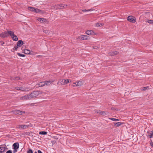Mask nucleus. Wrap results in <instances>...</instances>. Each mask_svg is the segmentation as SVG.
<instances>
[{"label": "nucleus", "mask_w": 153, "mask_h": 153, "mask_svg": "<svg viewBox=\"0 0 153 153\" xmlns=\"http://www.w3.org/2000/svg\"><path fill=\"white\" fill-rule=\"evenodd\" d=\"M11 31V30H8L7 32L4 31L0 34V37L2 38H4L9 36L10 35V32Z\"/></svg>", "instance_id": "f257e3e1"}, {"label": "nucleus", "mask_w": 153, "mask_h": 153, "mask_svg": "<svg viewBox=\"0 0 153 153\" xmlns=\"http://www.w3.org/2000/svg\"><path fill=\"white\" fill-rule=\"evenodd\" d=\"M68 6V5L66 4H57L53 6L56 9H61L63 8H65L66 7Z\"/></svg>", "instance_id": "f03ea898"}, {"label": "nucleus", "mask_w": 153, "mask_h": 153, "mask_svg": "<svg viewBox=\"0 0 153 153\" xmlns=\"http://www.w3.org/2000/svg\"><path fill=\"white\" fill-rule=\"evenodd\" d=\"M10 34V36L11 37L12 39L14 41H17L18 40V38L17 36L14 34L13 32V31H11L9 32Z\"/></svg>", "instance_id": "7ed1b4c3"}, {"label": "nucleus", "mask_w": 153, "mask_h": 153, "mask_svg": "<svg viewBox=\"0 0 153 153\" xmlns=\"http://www.w3.org/2000/svg\"><path fill=\"white\" fill-rule=\"evenodd\" d=\"M39 92L38 91H33L30 94V98L36 97L39 95Z\"/></svg>", "instance_id": "20e7f679"}, {"label": "nucleus", "mask_w": 153, "mask_h": 153, "mask_svg": "<svg viewBox=\"0 0 153 153\" xmlns=\"http://www.w3.org/2000/svg\"><path fill=\"white\" fill-rule=\"evenodd\" d=\"M127 19L128 21L133 23H135L136 22V19L131 16H129L127 17Z\"/></svg>", "instance_id": "39448f33"}, {"label": "nucleus", "mask_w": 153, "mask_h": 153, "mask_svg": "<svg viewBox=\"0 0 153 153\" xmlns=\"http://www.w3.org/2000/svg\"><path fill=\"white\" fill-rule=\"evenodd\" d=\"M13 111L15 114L20 115L24 114L25 113V111H21L19 110H14Z\"/></svg>", "instance_id": "423d86ee"}, {"label": "nucleus", "mask_w": 153, "mask_h": 153, "mask_svg": "<svg viewBox=\"0 0 153 153\" xmlns=\"http://www.w3.org/2000/svg\"><path fill=\"white\" fill-rule=\"evenodd\" d=\"M60 82L61 85H64L67 84L69 82V80L68 79H61L60 80Z\"/></svg>", "instance_id": "0eeeda50"}, {"label": "nucleus", "mask_w": 153, "mask_h": 153, "mask_svg": "<svg viewBox=\"0 0 153 153\" xmlns=\"http://www.w3.org/2000/svg\"><path fill=\"white\" fill-rule=\"evenodd\" d=\"M97 114L101 115L102 116H105V115L108 114V112L103 111H96Z\"/></svg>", "instance_id": "6e6552de"}, {"label": "nucleus", "mask_w": 153, "mask_h": 153, "mask_svg": "<svg viewBox=\"0 0 153 153\" xmlns=\"http://www.w3.org/2000/svg\"><path fill=\"white\" fill-rule=\"evenodd\" d=\"M7 149V148L5 147L4 145H0V153H3Z\"/></svg>", "instance_id": "1a4fd4ad"}, {"label": "nucleus", "mask_w": 153, "mask_h": 153, "mask_svg": "<svg viewBox=\"0 0 153 153\" xmlns=\"http://www.w3.org/2000/svg\"><path fill=\"white\" fill-rule=\"evenodd\" d=\"M45 85V82H41L36 85V88H39L42 87Z\"/></svg>", "instance_id": "9d476101"}, {"label": "nucleus", "mask_w": 153, "mask_h": 153, "mask_svg": "<svg viewBox=\"0 0 153 153\" xmlns=\"http://www.w3.org/2000/svg\"><path fill=\"white\" fill-rule=\"evenodd\" d=\"M79 38H81L82 40H88L89 39V36L85 35H81Z\"/></svg>", "instance_id": "9b49d317"}, {"label": "nucleus", "mask_w": 153, "mask_h": 153, "mask_svg": "<svg viewBox=\"0 0 153 153\" xmlns=\"http://www.w3.org/2000/svg\"><path fill=\"white\" fill-rule=\"evenodd\" d=\"M30 98H31L30 94L25 95L21 97V99H22L28 100Z\"/></svg>", "instance_id": "f8f14e48"}, {"label": "nucleus", "mask_w": 153, "mask_h": 153, "mask_svg": "<svg viewBox=\"0 0 153 153\" xmlns=\"http://www.w3.org/2000/svg\"><path fill=\"white\" fill-rule=\"evenodd\" d=\"M19 147V143L18 142L14 143L13 145V149H18Z\"/></svg>", "instance_id": "ddd939ff"}, {"label": "nucleus", "mask_w": 153, "mask_h": 153, "mask_svg": "<svg viewBox=\"0 0 153 153\" xmlns=\"http://www.w3.org/2000/svg\"><path fill=\"white\" fill-rule=\"evenodd\" d=\"M24 44L23 41L22 40H19L17 42V46L19 48L21 47Z\"/></svg>", "instance_id": "4468645a"}, {"label": "nucleus", "mask_w": 153, "mask_h": 153, "mask_svg": "<svg viewBox=\"0 0 153 153\" xmlns=\"http://www.w3.org/2000/svg\"><path fill=\"white\" fill-rule=\"evenodd\" d=\"M38 20L41 23H47L48 22L46 19L43 18H39L38 19Z\"/></svg>", "instance_id": "2eb2a0df"}, {"label": "nucleus", "mask_w": 153, "mask_h": 153, "mask_svg": "<svg viewBox=\"0 0 153 153\" xmlns=\"http://www.w3.org/2000/svg\"><path fill=\"white\" fill-rule=\"evenodd\" d=\"M19 128H23V129H25L29 127V126H28L27 125H19Z\"/></svg>", "instance_id": "dca6fc26"}, {"label": "nucleus", "mask_w": 153, "mask_h": 153, "mask_svg": "<svg viewBox=\"0 0 153 153\" xmlns=\"http://www.w3.org/2000/svg\"><path fill=\"white\" fill-rule=\"evenodd\" d=\"M86 33L88 35H94V32L92 30H88L87 31Z\"/></svg>", "instance_id": "f3484780"}, {"label": "nucleus", "mask_w": 153, "mask_h": 153, "mask_svg": "<svg viewBox=\"0 0 153 153\" xmlns=\"http://www.w3.org/2000/svg\"><path fill=\"white\" fill-rule=\"evenodd\" d=\"M81 82H76L75 83H73L74 85H73V86H80L81 85Z\"/></svg>", "instance_id": "a211bd4d"}, {"label": "nucleus", "mask_w": 153, "mask_h": 153, "mask_svg": "<svg viewBox=\"0 0 153 153\" xmlns=\"http://www.w3.org/2000/svg\"><path fill=\"white\" fill-rule=\"evenodd\" d=\"M44 82H45V85H46L48 86V85H50V84H51L52 82H53V81H44Z\"/></svg>", "instance_id": "6ab92c4d"}, {"label": "nucleus", "mask_w": 153, "mask_h": 153, "mask_svg": "<svg viewBox=\"0 0 153 153\" xmlns=\"http://www.w3.org/2000/svg\"><path fill=\"white\" fill-rule=\"evenodd\" d=\"M122 124V123L121 122H117L116 123H114V126H115L116 127H118L120 126Z\"/></svg>", "instance_id": "aec40b11"}, {"label": "nucleus", "mask_w": 153, "mask_h": 153, "mask_svg": "<svg viewBox=\"0 0 153 153\" xmlns=\"http://www.w3.org/2000/svg\"><path fill=\"white\" fill-rule=\"evenodd\" d=\"M30 132H26L23 133L22 134V137H24L26 135L29 136V135H30Z\"/></svg>", "instance_id": "412c9836"}, {"label": "nucleus", "mask_w": 153, "mask_h": 153, "mask_svg": "<svg viewBox=\"0 0 153 153\" xmlns=\"http://www.w3.org/2000/svg\"><path fill=\"white\" fill-rule=\"evenodd\" d=\"M42 10H40L37 8H35L34 10V12L38 13H41L42 12Z\"/></svg>", "instance_id": "4be33fe9"}, {"label": "nucleus", "mask_w": 153, "mask_h": 153, "mask_svg": "<svg viewBox=\"0 0 153 153\" xmlns=\"http://www.w3.org/2000/svg\"><path fill=\"white\" fill-rule=\"evenodd\" d=\"M24 52L25 54H30V51L29 50L25 49L24 51Z\"/></svg>", "instance_id": "5701e85b"}, {"label": "nucleus", "mask_w": 153, "mask_h": 153, "mask_svg": "<svg viewBox=\"0 0 153 153\" xmlns=\"http://www.w3.org/2000/svg\"><path fill=\"white\" fill-rule=\"evenodd\" d=\"M118 53V52L117 51H114L111 52L110 55L112 56H114L117 55Z\"/></svg>", "instance_id": "b1692460"}, {"label": "nucleus", "mask_w": 153, "mask_h": 153, "mask_svg": "<svg viewBox=\"0 0 153 153\" xmlns=\"http://www.w3.org/2000/svg\"><path fill=\"white\" fill-rule=\"evenodd\" d=\"M149 86H147L144 87L143 88H141V90H142V91H145L146 90L149 89Z\"/></svg>", "instance_id": "393cba45"}, {"label": "nucleus", "mask_w": 153, "mask_h": 153, "mask_svg": "<svg viewBox=\"0 0 153 153\" xmlns=\"http://www.w3.org/2000/svg\"><path fill=\"white\" fill-rule=\"evenodd\" d=\"M104 25V24L102 23L97 22L96 23V26L97 27H100L103 26Z\"/></svg>", "instance_id": "a878e982"}, {"label": "nucleus", "mask_w": 153, "mask_h": 153, "mask_svg": "<svg viewBox=\"0 0 153 153\" xmlns=\"http://www.w3.org/2000/svg\"><path fill=\"white\" fill-rule=\"evenodd\" d=\"M48 132L47 131H41L39 132V134L42 135H46L47 134Z\"/></svg>", "instance_id": "bb28decb"}, {"label": "nucleus", "mask_w": 153, "mask_h": 153, "mask_svg": "<svg viewBox=\"0 0 153 153\" xmlns=\"http://www.w3.org/2000/svg\"><path fill=\"white\" fill-rule=\"evenodd\" d=\"M35 8L33 7H28V9L30 11L32 12H34V10Z\"/></svg>", "instance_id": "cd10ccee"}, {"label": "nucleus", "mask_w": 153, "mask_h": 153, "mask_svg": "<svg viewBox=\"0 0 153 153\" xmlns=\"http://www.w3.org/2000/svg\"><path fill=\"white\" fill-rule=\"evenodd\" d=\"M149 137L151 138L153 137V131H151V133H150V135H149L148 136Z\"/></svg>", "instance_id": "c85d7f7f"}, {"label": "nucleus", "mask_w": 153, "mask_h": 153, "mask_svg": "<svg viewBox=\"0 0 153 153\" xmlns=\"http://www.w3.org/2000/svg\"><path fill=\"white\" fill-rule=\"evenodd\" d=\"M17 54L18 56H19L24 57L25 56V54H21L20 53H17Z\"/></svg>", "instance_id": "c756f323"}, {"label": "nucleus", "mask_w": 153, "mask_h": 153, "mask_svg": "<svg viewBox=\"0 0 153 153\" xmlns=\"http://www.w3.org/2000/svg\"><path fill=\"white\" fill-rule=\"evenodd\" d=\"M20 79V77L19 76H17L16 77H13V79L14 80H19Z\"/></svg>", "instance_id": "7c9ffc66"}, {"label": "nucleus", "mask_w": 153, "mask_h": 153, "mask_svg": "<svg viewBox=\"0 0 153 153\" xmlns=\"http://www.w3.org/2000/svg\"><path fill=\"white\" fill-rule=\"evenodd\" d=\"M109 119L112 121H117L119 120L118 119L114 118H109Z\"/></svg>", "instance_id": "2f4dec72"}, {"label": "nucleus", "mask_w": 153, "mask_h": 153, "mask_svg": "<svg viewBox=\"0 0 153 153\" xmlns=\"http://www.w3.org/2000/svg\"><path fill=\"white\" fill-rule=\"evenodd\" d=\"M27 153H33V150L31 149H29L27 151Z\"/></svg>", "instance_id": "473e14b6"}, {"label": "nucleus", "mask_w": 153, "mask_h": 153, "mask_svg": "<svg viewBox=\"0 0 153 153\" xmlns=\"http://www.w3.org/2000/svg\"><path fill=\"white\" fill-rule=\"evenodd\" d=\"M18 48V47H17V46L16 45V46H15L13 48V50L14 51H17V48Z\"/></svg>", "instance_id": "72a5a7b5"}, {"label": "nucleus", "mask_w": 153, "mask_h": 153, "mask_svg": "<svg viewBox=\"0 0 153 153\" xmlns=\"http://www.w3.org/2000/svg\"><path fill=\"white\" fill-rule=\"evenodd\" d=\"M148 22L150 24H153V20H148Z\"/></svg>", "instance_id": "f704fd0d"}, {"label": "nucleus", "mask_w": 153, "mask_h": 153, "mask_svg": "<svg viewBox=\"0 0 153 153\" xmlns=\"http://www.w3.org/2000/svg\"><path fill=\"white\" fill-rule=\"evenodd\" d=\"M16 89L17 90H21V88H22V87H16Z\"/></svg>", "instance_id": "c9c22d12"}, {"label": "nucleus", "mask_w": 153, "mask_h": 153, "mask_svg": "<svg viewBox=\"0 0 153 153\" xmlns=\"http://www.w3.org/2000/svg\"><path fill=\"white\" fill-rule=\"evenodd\" d=\"M4 44V42L3 41H0V45H2Z\"/></svg>", "instance_id": "e433bc0d"}, {"label": "nucleus", "mask_w": 153, "mask_h": 153, "mask_svg": "<svg viewBox=\"0 0 153 153\" xmlns=\"http://www.w3.org/2000/svg\"><path fill=\"white\" fill-rule=\"evenodd\" d=\"M6 153H12V151L11 150H9L6 152Z\"/></svg>", "instance_id": "4c0bfd02"}, {"label": "nucleus", "mask_w": 153, "mask_h": 153, "mask_svg": "<svg viewBox=\"0 0 153 153\" xmlns=\"http://www.w3.org/2000/svg\"><path fill=\"white\" fill-rule=\"evenodd\" d=\"M151 140V142L150 143V145L152 146V147H153V142H152Z\"/></svg>", "instance_id": "58836bf2"}, {"label": "nucleus", "mask_w": 153, "mask_h": 153, "mask_svg": "<svg viewBox=\"0 0 153 153\" xmlns=\"http://www.w3.org/2000/svg\"><path fill=\"white\" fill-rule=\"evenodd\" d=\"M17 149H14V150H13V153H15L16 152H17Z\"/></svg>", "instance_id": "ea45409f"}, {"label": "nucleus", "mask_w": 153, "mask_h": 153, "mask_svg": "<svg viewBox=\"0 0 153 153\" xmlns=\"http://www.w3.org/2000/svg\"><path fill=\"white\" fill-rule=\"evenodd\" d=\"M88 11H91L93 10L94 9L93 8H91L90 9H88Z\"/></svg>", "instance_id": "a19ab883"}, {"label": "nucleus", "mask_w": 153, "mask_h": 153, "mask_svg": "<svg viewBox=\"0 0 153 153\" xmlns=\"http://www.w3.org/2000/svg\"><path fill=\"white\" fill-rule=\"evenodd\" d=\"M82 11L83 12H88V10H86V9L83 10H82Z\"/></svg>", "instance_id": "79ce46f5"}, {"label": "nucleus", "mask_w": 153, "mask_h": 153, "mask_svg": "<svg viewBox=\"0 0 153 153\" xmlns=\"http://www.w3.org/2000/svg\"><path fill=\"white\" fill-rule=\"evenodd\" d=\"M44 32L45 33H48V30H45L44 31Z\"/></svg>", "instance_id": "37998d69"}, {"label": "nucleus", "mask_w": 153, "mask_h": 153, "mask_svg": "<svg viewBox=\"0 0 153 153\" xmlns=\"http://www.w3.org/2000/svg\"><path fill=\"white\" fill-rule=\"evenodd\" d=\"M33 134V133L31 132V133H30V135H29V136H33V135H32Z\"/></svg>", "instance_id": "c03bdc74"}, {"label": "nucleus", "mask_w": 153, "mask_h": 153, "mask_svg": "<svg viewBox=\"0 0 153 153\" xmlns=\"http://www.w3.org/2000/svg\"><path fill=\"white\" fill-rule=\"evenodd\" d=\"M38 153H43L40 150H38Z\"/></svg>", "instance_id": "a18cd8bd"}, {"label": "nucleus", "mask_w": 153, "mask_h": 153, "mask_svg": "<svg viewBox=\"0 0 153 153\" xmlns=\"http://www.w3.org/2000/svg\"><path fill=\"white\" fill-rule=\"evenodd\" d=\"M147 133H149V132L148 131V132H147Z\"/></svg>", "instance_id": "49530a36"}, {"label": "nucleus", "mask_w": 153, "mask_h": 153, "mask_svg": "<svg viewBox=\"0 0 153 153\" xmlns=\"http://www.w3.org/2000/svg\"><path fill=\"white\" fill-rule=\"evenodd\" d=\"M35 153H37V152H35Z\"/></svg>", "instance_id": "de8ad7c7"}]
</instances>
